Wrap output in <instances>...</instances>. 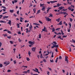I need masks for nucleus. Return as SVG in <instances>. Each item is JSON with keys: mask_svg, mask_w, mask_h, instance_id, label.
Wrapping results in <instances>:
<instances>
[{"mask_svg": "<svg viewBox=\"0 0 75 75\" xmlns=\"http://www.w3.org/2000/svg\"><path fill=\"white\" fill-rule=\"evenodd\" d=\"M51 3H56V2H57V1H50Z\"/></svg>", "mask_w": 75, "mask_h": 75, "instance_id": "10", "label": "nucleus"}, {"mask_svg": "<svg viewBox=\"0 0 75 75\" xmlns=\"http://www.w3.org/2000/svg\"><path fill=\"white\" fill-rule=\"evenodd\" d=\"M67 37V35H63V38H66Z\"/></svg>", "mask_w": 75, "mask_h": 75, "instance_id": "40", "label": "nucleus"}, {"mask_svg": "<svg viewBox=\"0 0 75 75\" xmlns=\"http://www.w3.org/2000/svg\"><path fill=\"white\" fill-rule=\"evenodd\" d=\"M28 54L29 55V57H30L31 56V55H30L31 54V52H30V51H28Z\"/></svg>", "mask_w": 75, "mask_h": 75, "instance_id": "28", "label": "nucleus"}, {"mask_svg": "<svg viewBox=\"0 0 75 75\" xmlns=\"http://www.w3.org/2000/svg\"><path fill=\"white\" fill-rule=\"evenodd\" d=\"M61 31L62 32V35H64V33H63V31H62V30H61Z\"/></svg>", "mask_w": 75, "mask_h": 75, "instance_id": "46", "label": "nucleus"}, {"mask_svg": "<svg viewBox=\"0 0 75 75\" xmlns=\"http://www.w3.org/2000/svg\"><path fill=\"white\" fill-rule=\"evenodd\" d=\"M51 30H52V32H54L55 30V28H53L52 29H51Z\"/></svg>", "mask_w": 75, "mask_h": 75, "instance_id": "21", "label": "nucleus"}, {"mask_svg": "<svg viewBox=\"0 0 75 75\" xmlns=\"http://www.w3.org/2000/svg\"><path fill=\"white\" fill-rule=\"evenodd\" d=\"M2 8H5V9H6V7L5 6H2Z\"/></svg>", "mask_w": 75, "mask_h": 75, "instance_id": "54", "label": "nucleus"}, {"mask_svg": "<svg viewBox=\"0 0 75 75\" xmlns=\"http://www.w3.org/2000/svg\"><path fill=\"white\" fill-rule=\"evenodd\" d=\"M71 30V29H67V31L69 33L70 32V31Z\"/></svg>", "mask_w": 75, "mask_h": 75, "instance_id": "39", "label": "nucleus"}, {"mask_svg": "<svg viewBox=\"0 0 75 75\" xmlns=\"http://www.w3.org/2000/svg\"><path fill=\"white\" fill-rule=\"evenodd\" d=\"M7 33L8 34H11V31H9L8 30Z\"/></svg>", "mask_w": 75, "mask_h": 75, "instance_id": "37", "label": "nucleus"}, {"mask_svg": "<svg viewBox=\"0 0 75 75\" xmlns=\"http://www.w3.org/2000/svg\"><path fill=\"white\" fill-rule=\"evenodd\" d=\"M53 43H54V44H57V43L55 42H53Z\"/></svg>", "mask_w": 75, "mask_h": 75, "instance_id": "56", "label": "nucleus"}, {"mask_svg": "<svg viewBox=\"0 0 75 75\" xmlns=\"http://www.w3.org/2000/svg\"><path fill=\"white\" fill-rule=\"evenodd\" d=\"M39 22L40 23V24H42V22L40 21H39Z\"/></svg>", "mask_w": 75, "mask_h": 75, "instance_id": "52", "label": "nucleus"}, {"mask_svg": "<svg viewBox=\"0 0 75 75\" xmlns=\"http://www.w3.org/2000/svg\"><path fill=\"white\" fill-rule=\"evenodd\" d=\"M48 69H49L50 70V71H51L52 70V69H51V68H50V67H48Z\"/></svg>", "mask_w": 75, "mask_h": 75, "instance_id": "55", "label": "nucleus"}, {"mask_svg": "<svg viewBox=\"0 0 75 75\" xmlns=\"http://www.w3.org/2000/svg\"><path fill=\"white\" fill-rule=\"evenodd\" d=\"M9 11H10V13H13V12H14V10H9Z\"/></svg>", "mask_w": 75, "mask_h": 75, "instance_id": "18", "label": "nucleus"}, {"mask_svg": "<svg viewBox=\"0 0 75 75\" xmlns=\"http://www.w3.org/2000/svg\"><path fill=\"white\" fill-rule=\"evenodd\" d=\"M69 19L70 20V21L71 22H72V21H73V19H72L71 18H70Z\"/></svg>", "mask_w": 75, "mask_h": 75, "instance_id": "42", "label": "nucleus"}, {"mask_svg": "<svg viewBox=\"0 0 75 75\" xmlns=\"http://www.w3.org/2000/svg\"><path fill=\"white\" fill-rule=\"evenodd\" d=\"M55 46L54 45V44L53 45V46H52L51 47L52 48H54V47H55Z\"/></svg>", "mask_w": 75, "mask_h": 75, "instance_id": "58", "label": "nucleus"}, {"mask_svg": "<svg viewBox=\"0 0 75 75\" xmlns=\"http://www.w3.org/2000/svg\"><path fill=\"white\" fill-rule=\"evenodd\" d=\"M54 45L55 47H59V46L58 45H56L54 44Z\"/></svg>", "mask_w": 75, "mask_h": 75, "instance_id": "25", "label": "nucleus"}, {"mask_svg": "<svg viewBox=\"0 0 75 75\" xmlns=\"http://www.w3.org/2000/svg\"><path fill=\"white\" fill-rule=\"evenodd\" d=\"M2 10L3 11H4V12L5 11H6V10L5 9H3Z\"/></svg>", "mask_w": 75, "mask_h": 75, "instance_id": "44", "label": "nucleus"}, {"mask_svg": "<svg viewBox=\"0 0 75 75\" xmlns=\"http://www.w3.org/2000/svg\"><path fill=\"white\" fill-rule=\"evenodd\" d=\"M64 8V7H63V6H61L58 9H60V10H62V9Z\"/></svg>", "mask_w": 75, "mask_h": 75, "instance_id": "11", "label": "nucleus"}, {"mask_svg": "<svg viewBox=\"0 0 75 75\" xmlns=\"http://www.w3.org/2000/svg\"><path fill=\"white\" fill-rule=\"evenodd\" d=\"M72 42H74V43H75V40H74V39H72Z\"/></svg>", "mask_w": 75, "mask_h": 75, "instance_id": "45", "label": "nucleus"}, {"mask_svg": "<svg viewBox=\"0 0 75 75\" xmlns=\"http://www.w3.org/2000/svg\"><path fill=\"white\" fill-rule=\"evenodd\" d=\"M18 34H21V32H18Z\"/></svg>", "mask_w": 75, "mask_h": 75, "instance_id": "64", "label": "nucleus"}, {"mask_svg": "<svg viewBox=\"0 0 75 75\" xmlns=\"http://www.w3.org/2000/svg\"><path fill=\"white\" fill-rule=\"evenodd\" d=\"M59 59H62V57L61 56H60L59 57Z\"/></svg>", "mask_w": 75, "mask_h": 75, "instance_id": "48", "label": "nucleus"}, {"mask_svg": "<svg viewBox=\"0 0 75 75\" xmlns=\"http://www.w3.org/2000/svg\"><path fill=\"white\" fill-rule=\"evenodd\" d=\"M8 17V16H4L3 17V19H5V18H7Z\"/></svg>", "mask_w": 75, "mask_h": 75, "instance_id": "22", "label": "nucleus"}, {"mask_svg": "<svg viewBox=\"0 0 75 75\" xmlns=\"http://www.w3.org/2000/svg\"><path fill=\"white\" fill-rule=\"evenodd\" d=\"M45 7L44 6H43L41 10H42L43 11H45Z\"/></svg>", "mask_w": 75, "mask_h": 75, "instance_id": "9", "label": "nucleus"}, {"mask_svg": "<svg viewBox=\"0 0 75 75\" xmlns=\"http://www.w3.org/2000/svg\"><path fill=\"white\" fill-rule=\"evenodd\" d=\"M3 67V64H0V68H2Z\"/></svg>", "mask_w": 75, "mask_h": 75, "instance_id": "36", "label": "nucleus"}, {"mask_svg": "<svg viewBox=\"0 0 75 75\" xmlns=\"http://www.w3.org/2000/svg\"><path fill=\"white\" fill-rule=\"evenodd\" d=\"M9 62H10L8 61H6V62H4V64H8V63H9Z\"/></svg>", "mask_w": 75, "mask_h": 75, "instance_id": "12", "label": "nucleus"}, {"mask_svg": "<svg viewBox=\"0 0 75 75\" xmlns=\"http://www.w3.org/2000/svg\"><path fill=\"white\" fill-rule=\"evenodd\" d=\"M30 70H27V71H23V73H25V74H27V73H28V74H30Z\"/></svg>", "mask_w": 75, "mask_h": 75, "instance_id": "4", "label": "nucleus"}, {"mask_svg": "<svg viewBox=\"0 0 75 75\" xmlns=\"http://www.w3.org/2000/svg\"><path fill=\"white\" fill-rule=\"evenodd\" d=\"M13 16H15V17H17V15H16V14L14 13L13 14Z\"/></svg>", "mask_w": 75, "mask_h": 75, "instance_id": "61", "label": "nucleus"}, {"mask_svg": "<svg viewBox=\"0 0 75 75\" xmlns=\"http://www.w3.org/2000/svg\"><path fill=\"white\" fill-rule=\"evenodd\" d=\"M42 57H43V56H42V54H41L40 56V58H42Z\"/></svg>", "mask_w": 75, "mask_h": 75, "instance_id": "35", "label": "nucleus"}, {"mask_svg": "<svg viewBox=\"0 0 75 75\" xmlns=\"http://www.w3.org/2000/svg\"><path fill=\"white\" fill-rule=\"evenodd\" d=\"M22 67H23L24 68H27L28 67L27 66H23Z\"/></svg>", "mask_w": 75, "mask_h": 75, "instance_id": "47", "label": "nucleus"}, {"mask_svg": "<svg viewBox=\"0 0 75 75\" xmlns=\"http://www.w3.org/2000/svg\"><path fill=\"white\" fill-rule=\"evenodd\" d=\"M7 23V24H9L11 26V20H9L8 21V22Z\"/></svg>", "mask_w": 75, "mask_h": 75, "instance_id": "6", "label": "nucleus"}, {"mask_svg": "<svg viewBox=\"0 0 75 75\" xmlns=\"http://www.w3.org/2000/svg\"><path fill=\"white\" fill-rule=\"evenodd\" d=\"M41 13V11L40 10H39L38 11L37 13H36V14H40V13Z\"/></svg>", "mask_w": 75, "mask_h": 75, "instance_id": "15", "label": "nucleus"}, {"mask_svg": "<svg viewBox=\"0 0 75 75\" xmlns=\"http://www.w3.org/2000/svg\"><path fill=\"white\" fill-rule=\"evenodd\" d=\"M0 23H6V22L5 21H0Z\"/></svg>", "mask_w": 75, "mask_h": 75, "instance_id": "16", "label": "nucleus"}, {"mask_svg": "<svg viewBox=\"0 0 75 75\" xmlns=\"http://www.w3.org/2000/svg\"><path fill=\"white\" fill-rule=\"evenodd\" d=\"M34 42H32L31 41H29L28 43L29 44H34V43H33Z\"/></svg>", "mask_w": 75, "mask_h": 75, "instance_id": "8", "label": "nucleus"}, {"mask_svg": "<svg viewBox=\"0 0 75 75\" xmlns=\"http://www.w3.org/2000/svg\"><path fill=\"white\" fill-rule=\"evenodd\" d=\"M71 11H74V8L72 9H71Z\"/></svg>", "mask_w": 75, "mask_h": 75, "instance_id": "63", "label": "nucleus"}, {"mask_svg": "<svg viewBox=\"0 0 75 75\" xmlns=\"http://www.w3.org/2000/svg\"><path fill=\"white\" fill-rule=\"evenodd\" d=\"M35 69H33L32 71H34L35 72H38V74H40V72L38 71V69L37 68H35Z\"/></svg>", "mask_w": 75, "mask_h": 75, "instance_id": "1", "label": "nucleus"}, {"mask_svg": "<svg viewBox=\"0 0 75 75\" xmlns=\"http://www.w3.org/2000/svg\"><path fill=\"white\" fill-rule=\"evenodd\" d=\"M44 4H40V7H42V6H44Z\"/></svg>", "mask_w": 75, "mask_h": 75, "instance_id": "30", "label": "nucleus"}, {"mask_svg": "<svg viewBox=\"0 0 75 75\" xmlns=\"http://www.w3.org/2000/svg\"><path fill=\"white\" fill-rule=\"evenodd\" d=\"M7 38H8V39H11V36H7Z\"/></svg>", "mask_w": 75, "mask_h": 75, "instance_id": "33", "label": "nucleus"}, {"mask_svg": "<svg viewBox=\"0 0 75 75\" xmlns=\"http://www.w3.org/2000/svg\"><path fill=\"white\" fill-rule=\"evenodd\" d=\"M26 60L28 61H30V59H29L28 57L26 58Z\"/></svg>", "mask_w": 75, "mask_h": 75, "instance_id": "24", "label": "nucleus"}, {"mask_svg": "<svg viewBox=\"0 0 75 75\" xmlns=\"http://www.w3.org/2000/svg\"><path fill=\"white\" fill-rule=\"evenodd\" d=\"M58 38H60V39H61V36H59L57 37Z\"/></svg>", "mask_w": 75, "mask_h": 75, "instance_id": "53", "label": "nucleus"}, {"mask_svg": "<svg viewBox=\"0 0 75 75\" xmlns=\"http://www.w3.org/2000/svg\"><path fill=\"white\" fill-rule=\"evenodd\" d=\"M53 54H54V53H53V52H52L51 57H52V58H54V56H53Z\"/></svg>", "mask_w": 75, "mask_h": 75, "instance_id": "27", "label": "nucleus"}, {"mask_svg": "<svg viewBox=\"0 0 75 75\" xmlns=\"http://www.w3.org/2000/svg\"><path fill=\"white\" fill-rule=\"evenodd\" d=\"M71 8H72V7L71 6L69 7L68 8V9H69V10H71Z\"/></svg>", "mask_w": 75, "mask_h": 75, "instance_id": "19", "label": "nucleus"}, {"mask_svg": "<svg viewBox=\"0 0 75 75\" xmlns=\"http://www.w3.org/2000/svg\"><path fill=\"white\" fill-rule=\"evenodd\" d=\"M9 42L11 44H13L14 43V42L13 41H10Z\"/></svg>", "mask_w": 75, "mask_h": 75, "instance_id": "29", "label": "nucleus"}, {"mask_svg": "<svg viewBox=\"0 0 75 75\" xmlns=\"http://www.w3.org/2000/svg\"><path fill=\"white\" fill-rule=\"evenodd\" d=\"M61 6V4H59V3H58L57 4V7H59V6Z\"/></svg>", "mask_w": 75, "mask_h": 75, "instance_id": "26", "label": "nucleus"}, {"mask_svg": "<svg viewBox=\"0 0 75 75\" xmlns=\"http://www.w3.org/2000/svg\"><path fill=\"white\" fill-rule=\"evenodd\" d=\"M67 13L66 12H63V14L64 15H65Z\"/></svg>", "mask_w": 75, "mask_h": 75, "instance_id": "41", "label": "nucleus"}, {"mask_svg": "<svg viewBox=\"0 0 75 75\" xmlns=\"http://www.w3.org/2000/svg\"><path fill=\"white\" fill-rule=\"evenodd\" d=\"M62 21H61L58 24V25H62Z\"/></svg>", "mask_w": 75, "mask_h": 75, "instance_id": "23", "label": "nucleus"}, {"mask_svg": "<svg viewBox=\"0 0 75 75\" xmlns=\"http://www.w3.org/2000/svg\"><path fill=\"white\" fill-rule=\"evenodd\" d=\"M14 64H16V60L14 61Z\"/></svg>", "mask_w": 75, "mask_h": 75, "instance_id": "59", "label": "nucleus"}, {"mask_svg": "<svg viewBox=\"0 0 75 75\" xmlns=\"http://www.w3.org/2000/svg\"><path fill=\"white\" fill-rule=\"evenodd\" d=\"M59 30H60V28H57V29H56V30L57 31H59Z\"/></svg>", "mask_w": 75, "mask_h": 75, "instance_id": "50", "label": "nucleus"}, {"mask_svg": "<svg viewBox=\"0 0 75 75\" xmlns=\"http://www.w3.org/2000/svg\"><path fill=\"white\" fill-rule=\"evenodd\" d=\"M50 15L49 16V17H53V16L52 15V14H50Z\"/></svg>", "mask_w": 75, "mask_h": 75, "instance_id": "43", "label": "nucleus"}, {"mask_svg": "<svg viewBox=\"0 0 75 75\" xmlns=\"http://www.w3.org/2000/svg\"><path fill=\"white\" fill-rule=\"evenodd\" d=\"M33 28V26L31 25H30V26H29V29L30 30H31V29Z\"/></svg>", "mask_w": 75, "mask_h": 75, "instance_id": "13", "label": "nucleus"}, {"mask_svg": "<svg viewBox=\"0 0 75 75\" xmlns=\"http://www.w3.org/2000/svg\"><path fill=\"white\" fill-rule=\"evenodd\" d=\"M33 11H34V13H36L35 11H36V9H35V8H34L33 9Z\"/></svg>", "mask_w": 75, "mask_h": 75, "instance_id": "17", "label": "nucleus"}, {"mask_svg": "<svg viewBox=\"0 0 75 75\" xmlns=\"http://www.w3.org/2000/svg\"><path fill=\"white\" fill-rule=\"evenodd\" d=\"M14 1L15 3H17V1H18L16 0H14Z\"/></svg>", "mask_w": 75, "mask_h": 75, "instance_id": "51", "label": "nucleus"}, {"mask_svg": "<svg viewBox=\"0 0 75 75\" xmlns=\"http://www.w3.org/2000/svg\"><path fill=\"white\" fill-rule=\"evenodd\" d=\"M45 18L47 20V21H51V19H50V18L47 17H45Z\"/></svg>", "mask_w": 75, "mask_h": 75, "instance_id": "2", "label": "nucleus"}, {"mask_svg": "<svg viewBox=\"0 0 75 75\" xmlns=\"http://www.w3.org/2000/svg\"><path fill=\"white\" fill-rule=\"evenodd\" d=\"M2 35H4V37H7L8 35L7 34H3Z\"/></svg>", "mask_w": 75, "mask_h": 75, "instance_id": "32", "label": "nucleus"}, {"mask_svg": "<svg viewBox=\"0 0 75 75\" xmlns=\"http://www.w3.org/2000/svg\"><path fill=\"white\" fill-rule=\"evenodd\" d=\"M67 9H62L63 11H67Z\"/></svg>", "mask_w": 75, "mask_h": 75, "instance_id": "38", "label": "nucleus"}, {"mask_svg": "<svg viewBox=\"0 0 75 75\" xmlns=\"http://www.w3.org/2000/svg\"><path fill=\"white\" fill-rule=\"evenodd\" d=\"M50 61L51 62H54V60H53V59H52V60H50Z\"/></svg>", "mask_w": 75, "mask_h": 75, "instance_id": "49", "label": "nucleus"}, {"mask_svg": "<svg viewBox=\"0 0 75 75\" xmlns=\"http://www.w3.org/2000/svg\"><path fill=\"white\" fill-rule=\"evenodd\" d=\"M11 71L10 70H8V71H7V72H11Z\"/></svg>", "mask_w": 75, "mask_h": 75, "instance_id": "57", "label": "nucleus"}, {"mask_svg": "<svg viewBox=\"0 0 75 75\" xmlns=\"http://www.w3.org/2000/svg\"><path fill=\"white\" fill-rule=\"evenodd\" d=\"M8 30H7V29H5V30H3V31H8Z\"/></svg>", "mask_w": 75, "mask_h": 75, "instance_id": "62", "label": "nucleus"}, {"mask_svg": "<svg viewBox=\"0 0 75 75\" xmlns=\"http://www.w3.org/2000/svg\"><path fill=\"white\" fill-rule=\"evenodd\" d=\"M14 3H15L14 1H12V3L13 4H14Z\"/></svg>", "mask_w": 75, "mask_h": 75, "instance_id": "60", "label": "nucleus"}, {"mask_svg": "<svg viewBox=\"0 0 75 75\" xmlns=\"http://www.w3.org/2000/svg\"><path fill=\"white\" fill-rule=\"evenodd\" d=\"M35 48H36V47H33L32 48V51H35Z\"/></svg>", "mask_w": 75, "mask_h": 75, "instance_id": "7", "label": "nucleus"}, {"mask_svg": "<svg viewBox=\"0 0 75 75\" xmlns=\"http://www.w3.org/2000/svg\"><path fill=\"white\" fill-rule=\"evenodd\" d=\"M68 57L65 56V61H67V63H68Z\"/></svg>", "mask_w": 75, "mask_h": 75, "instance_id": "3", "label": "nucleus"}, {"mask_svg": "<svg viewBox=\"0 0 75 75\" xmlns=\"http://www.w3.org/2000/svg\"><path fill=\"white\" fill-rule=\"evenodd\" d=\"M41 38V34H40L39 35V38Z\"/></svg>", "mask_w": 75, "mask_h": 75, "instance_id": "31", "label": "nucleus"}, {"mask_svg": "<svg viewBox=\"0 0 75 75\" xmlns=\"http://www.w3.org/2000/svg\"><path fill=\"white\" fill-rule=\"evenodd\" d=\"M50 9H51V8H50L48 7V9L47 10V13H48V11H49V10H50Z\"/></svg>", "mask_w": 75, "mask_h": 75, "instance_id": "14", "label": "nucleus"}, {"mask_svg": "<svg viewBox=\"0 0 75 75\" xmlns=\"http://www.w3.org/2000/svg\"><path fill=\"white\" fill-rule=\"evenodd\" d=\"M18 41L19 42H21V40H20V38L18 39Z\"/></svg>", "mask_w": 75, "mask_h": 75, "instance_id": "34", "label": "nucleus"}, {"mask_svg": "<svg viewBox=\"0 0 75 75\" xmlns=\"http://www.w3.org/2000/svg\"><path fill=\"white\" fill-rule=\"evenodd\" d=\"M42 31H45V32H47V29H46V28L44 26V28L43 29H42Z\"/></svg>", "mask_w": 75, "mask_h": 75, "instance_id": "5", "label": "nucleus"}, {"mask_svg": "<svg viewBox=\"0 0 75 75\" xmlns=\"http://www.w3.org/2000/svg\"><path fill=\"white\" fill-rule=\"evenodd\" d=\"M60 20V19H59V18L58 19H56V21H57V22H59V21H59Z\"/></svg>", "mask_w": 75, "mask_h": 75, "instance_id": "20", "label": "nucleus"}]
</instances>
